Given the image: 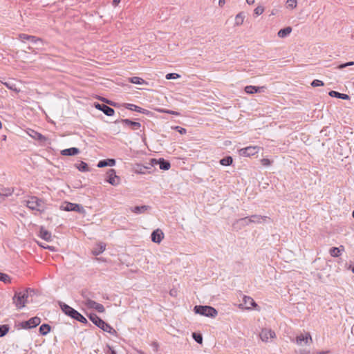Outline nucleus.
Instances as JSON below:
<instances>
[{
	"instance_id": "nucleus-44",
	"label": "nucleus",
	"mask_w": 354,
	"mask_h": 354,
	"mask_svg": "<svg viewBox=\"0 0 354 354\" xmlns=\"http://www.w3.org/2000/svg\"><path fill=\"white\" fill-rule=\"evenodd\" d=\"M167 80H174L180 77V75L175 73H168L165 76Z\"/></svg>"
},
{
	"instance_id": "nucleus-16",
	"label": "nucleus",
	"mask_w": 354,
	"mask_h": 354,
	"mask_svg": "<svg viewBox=\"0 0 354 354\" xmlns=\"http://www.w3.org/2000/svg\"><path fill=\"white\" fill-rule=\"evenodd\" d=\"M124 126H127L131 128L132 130H137L141 127V124L138 122L131 121L129 119H122L119 121Z\"/></svg>"
},
{
	"instance_id": "nucleus-13",
	"label": "nucleus",
	"mask_w": 354,
	"mask_h": 354,
	"mask_svg": "<svg viewBox=\"0 0 354 354\" xmlns=\"http://www.w3.org/2000/svg\"><path fill=\"white\" fill-rule=\"evenodd\" d=\"M95 107L97 110L102 111L107 116H112L115 113V111L113 109L111 108L110 106L104 104L95 103Z\"/></svg>"
},
{
	"instance_id": "nucleus-1",
	"label": "nucleus",
	"mask_w": 354,
	"mask_h": 354,
	"mask_svg": "<svg viewBox=\"0 0 354 354\" xmlns=\"http://www.w3.org/2000/svg\"><path fill=\"white\" fill-rule=\"evenodd\" d=\"M90 320L98 328L102 329V330L107 332L113 335H115L117 334L116 330L108 323L105 322L102 320L100 317H98L95 313H91L88 316Z\"/></svg>"
},
{
	"instance_id": "nucleus-63",
	"label": "nucleus",
	"mask_w": 354,
	"mask_h": 354,
	"mask_svg": "<svg viewBox=\"0 0 354 354\" xmlns=\"http://www.w3.org/2000/svg\"><path fill=\"white\" fill-rule=\"evenodd\" d=\"M353 273H354V266L351 268Z\"/></svg>"
},
{
	"instance_id": "nucleus-5",
	"label": "nucleus",
	"mask_w": 354,
	"mask_h": 354,
	"mask_svg": "<svg viewBox=\"0 0 354 354\" xmlns=\"http://www.w3.org/2000/svg\"><path fill=\"white\" fill-rule=\"evenodd\" d=\"M41 323V319L38 317H34L27 321L19 323V326L24 329H30L35 328Z\"/></svg>"
},
{
	"instance_id": "nucleus-30",
	"label": "nucleus",
	"mask_w": 354,
	"mask_h": 354,
	"mask_svg": "<svg viewBox=\"0 0 354 354\" xmlns=\"http://www.w3.org/2000/svg\"><path fill=\"white\" fill-rule=\"evenodd\" d=\"M82 297L85 299V305L88 308L94 309L95 304H97L96 301L91 299L86 295H85L84 292L82 293Z\"/></svg>"
},
{
	"instance_id": "nucleus-33",
	"label": "nucleus",
	"mask_w": 354,
	"mask_h": 354,
	"mask_svg": "<svg viewBox=\"0 0 354 354\" xmlns=\"http://www.w3.org/2000/svg\"><path fill=\"white\" fill-rule=\"evenodd\" d=\"M129 82L131 83H133V84H139V85H141V84H147V82L145 80H144L141 77H130L129 78Z\"/></svg>"
},
{
	"instance_id": "nucleus-3",
	"label": "nucleus",
	"mask_w": 354,
	"mask_h": 354,
	"mask_svg": "<svg viewBox=\"0 0 354 354\" xmlns=\"http://www.w3.org/2000/svg\"><path fill=\"white\" fill-rule=\"evenodd\" d=\"M194 311L196 314L208 317H215L218 314L217 310L214 308L209 306H195Z\"/></svg>"
},
{
	"instance_id": "nucleus-26",
	"label": "nucleus",
	"mask_w": 354,
	"mask_h": 354,
	"mask_svg": "<svg viewBox=\"0 0 354 354\" xmlns=\"http://www.w3.org/2000/svg\"><path fill=\"white\" fill-rule=\"evenodd\" d=\"M106 249V245L103 243H98L95 248L92 250V254L95 256H97L102 253Z\"/></svg>"
},
{
	"instance_id": "nucleus-51",
	"label": "nucleus",
	"mask_w": 354,
	"mask_h": 354,
	"mask_svg": "<svg viewBox=\"0 0 354 354\" xmlns=\"http://www.w3.org/2000/svg\"><path fill=\"white\" fill-rule=\"evenodd\" d=\"M261 163L264 166H269L270 165V161L269 159L267 158H263L261 160Z\"/></svg>"
},
{
	"instance_id": "nucleus-28",
	"label": "nucleus",
	"mask_w": 354,
	"mask_h": 354,
	"mask_svg": "<svg viewBox=\"0 0 354 354\" xmlns=\"http://www.w3.org/2000/svg\"><path fill=\"white\" fill-rule=\"evenodd\" d=\"M292 30V29L290 26L286 27L279 30L277 36L280 38H285L291 33Z\"/></svg>"
},
{
	"instance_id": "nucleus-18",
	"label": "nucleus",
	"mask_w": 354,
	"mask_h": 354,
	"mask_svg": "<svg viewBox=\"0 0 354 354\" xmlns=\"http://www.w3.org/2000/svg\"><path fill=\"white\" fill-rule=\"evenodd\" d=\"M125 107L129 110L136 111L146 115H148L150 113L149 111L142 109L133 104H126Z\"/></svg>"
},
{
	"instance_id": "nucleus-61",
	"label": "nucleus",
	"mask_w": 354,
	"mask_h": 354,
	"mask_svg": "<svg viewBox=\"0 0 354 354\" xmlns=\"http://www.w3.org/2000/svg\"><path fill=\"white\" fill-rule=\"evenodd\" d=\"M327 353H329V351H323V352L322 353V354H327Z\"/></svg>"
},
{
	"instance_id": "nucleus-52",
	"label": "nucleus",
	"mask_w": 354,
	"mask_h": 354,
	"mask_svg": "<svg viewBox=\"0 0 354 354\" xmlns=\"http://www.w3.org/2000/svg\"><path fill=\"white\" fill-rule=\"evenodd\" d=\"M339 99L348 100H350V96L347 94L344 93H340V96L339 97Z\"/></svg>"
},
{
	"instance_id": "nucleus-45",
	"label": "nucleus",
	"mask_w": 354,
	"mask_h": 354,
	"mask_svg": "<svg viewBox=\"0 0 354 354\" xmlns=\"http://www.w3.org/2000/svg\"><path fill=\"white\" fill-rule=\"evenodd\" d=\"M264 11V7L262 6H258L254 10V14L257 16L261 15Z\"/></svg>"
},
{
	"instance_id": "nucleus-2",
	"label": "nucleus",
	"mask_w": 354,
	"mask_h": 354,
	"mask_svg": "<svg viewBox=\"0 0 354 354\" xmlns=\"http://www.w3.org/2000/svg\"><path fill=\"white\" fill-rule=\"evenodd\" d=\"M33 292V290L31 288H27L26 290L23 292H16L14 297H12L13 304L15 305L17 309L23 308L26 303L27 302V299L28 297V292Z\"/></svg>"
},
{
	"instance_id": "nucleus-57",
	"label": "nucleus",
	"mask_w": 354,
	"mask_h": 354,
	"mask_svg": "<svg viewBox=\"0 0 354 354\" xmlns=\"http://www.w3.org/2000/svg\"><path fill=\"white\" fill-rule=\"evenodd\" d=\"M106 103H107L108 104H110L111 106H116V103L115 102H111V100H106Z\"/></svg>"
},
{
	"instance_id": "nucleus-17",
	"label": "nucleus",
	"mask_w": 354,
	"mask_h": 354,
	"mask_svg": "<svg viewBox=\"0 0 354 354\" xmlns=\"http://www.w3.org/2000/svg\"><path fill=\"white\" fill-rule=\"evenodd\" d=\"M251 223L261 224L266 222L270 218L267 216L254 214L250 216Z\"/></svg>"
},
{
	"instance_id": "nucleus-25",
	"label": "nucleus",
	"mask_w": 354,
	"mask_h": 354,
	"mask_svg": "<svg viewBox=\"0 0 354 354\" xmlns=\"http://www.w3.org/2000/svg\"><path fill=\"white\" fill-rule=\"evenodd\" d=\"M150 206L149 205H142V206H136L131 208V212L135 214H142L147 212L150 209Z\"/></svg>"
},
{
	"instance_id": "nucleus-8",
	"label": "nucleus",
	"mask_w": 354,
	"mask_h": 354,
	"mask_svg": "<svg viewBox=\"0 0 354 354\" xmlns=\"http://www.w3.org/2000/svg\"><path fill=\"white\" fill-rule=\"evenodd\" d=\"M59 306L62 312L67 316L74 319L78 311L66 304L62 301H59Z\"/></svg>"
},
{
	"instance_id": "nucleus-36",
	"label": "nucleus",
	"mask_w": 354,
	"mask_h": 354,
	"mask_svg": "<svg viewBox=\"0 0 354 354\" xmlns=\"http://www.w3.org/2000/svg\"><path fill=\"white\" fill-rule=\"evenodd\" d=\"M244 17L245 16L243 12H239L237 14L235 17V24L236 26L241 25L243 23Z\"/></svg>"
},
{
	"instance_id": "nucleus-47",
	"label": "nucleus",
	"mask_w": 354,
	"mask_h": 354,
	"mask_svg": "<svg viewBox=\"0 0 354 354\" xmlns=\"http://www.w3.org/2000/svg\"><path fill=\"white\" fill-rule=\"evenodd\" d=\"M95 310H96L99 313H104L105 311V308L104 306L101 304L97 303L95 306Z\"/></svg>"
},
{
	"instance_id": "nucleus-46",
	"label": "nucleus",
	"mask_w": 354,
	"mask_h": 354,
	"mask_svg": "<svg viewBox=\"0 0 354 354\" xmlns=\"http://www.w3.org/2000/svg\"><path fill=\"white\" fill-rule=\"evenodd\" d=\"M324 84L322 81L321 80H314L312 82H311V86L313 87H317V86H324Z\"/></svg>"
},
{
	"instance_id": "nucleus-27",
	"label": "nucleus",
	"mask_w": 354,
	"mask_h": 354,
	"mask_svg": "<svg viewBox=\"0 0 354 354\" xmlns=\"http://www.w3.org/2000/svg\"><path fill=\"white\" fill-rule=\"evenodd\" d=\"M80 150L76 147H71L64 149L61 151V154L63 156H74L79 153Z\"/></svg>"
},
{
	"instance_id": "nucleus-42",
	"label": "nucleus",
	"mask_w": 354,
	"mask_h": 354,
	"mask_svg": "<svg viewBox=\"0 0 354 354\" xmlns=\"http://www.w3.org/2000/svg\"><path fill=\"white\" fill-rule=\"evenodd\" d=\"M158 111L160 113H168V114L175 115H180V113L179 112L172 111V110H169V109H158Z\"/></svg>"
},
{
	"instance_id": "nucleus-21",
	"label": "nucleus",
	"mask_w": 354,
	"mask_h": 354,
	"mask_svg": "<svg viewBox=\"0 0 354 354\" xmlns=\"http://www.w3.org/2000/svg\"><path fill=\"white\" fill-rule=\"evenodd\" d=\"M243 304L246 309H251L252 307L257 306L256 302L249 296H244L243 299Z\"/></svg>"
},
{
	"instance_id": "nucleus-32",
	"label": "nucleus",
	"mask_w": 354,
	"mask_h": 354,
	"mask_svg": "<svg viewBox=\"0 0 354 354\" xmlns=\"http://www.w3.org/2000/svg\"><path fill=\"white\" fill-rule=\"evenodd\" d=\"M51 327L48 324H43L39 327V333L42 335H46L50 331Z\"/></svg>"
},
{
	"instance_id": "nucleus-24",
	"label": "nucleus",
	"mask_w": 354,
	"mask_h": 354,
	"mask_svg": "<svg viewBox=\"0 0 354 354\" xmlns=\"http://www.w3.org/2000/svg\"><path fill=\"white\" fill-rule=\"evenodd\" d=\"M115 165V160L113 158H109L99 161V162L97 163V167L102 168L106 166H114Z\"/></svg>"
},
{
	"instance_id": "nucleus-56",
	"label": "nucleus",
	"mask_w": 354,
	"mask_h": 354,
	"mask_svg": "<svg viewBox=\"0 0 354 354\" xmlns=\"http://www.w3.org/2000/svg\"><path fill=\"white\" fill-rule=\"evenodd\" d=\"M225 3V0H219L218 1V6L221 7H223Z\"/></svg>"
},
{
	"instance_id": "nucleus-11",
	"label": "nucleus",
	"mask_w": 354,
	"mask_h": 354,
	"mask_svg": "<svg viewBox=\"0 0 354 354\" xmlns=\"http://www.w3.org/2000/svg\"><path fill=\"white\" fill-rule=\"evenodd\" d=\"M106 181L113 186H116L120 183V178L116 175L115 169H109Z\"/></svg>"
},
{
	"instance_id": "nucleus-40",
	"label": "nucleus",
	"mask_w": 354,
	"mask_h": 354,
	"mask_svg": "<svg viewBox=\"0 0 354 354\" xmlns=\"http://www.w3.org/2000/svg\"><path fill=\"white\" fill-rule=\"evenodd\" d=\"M192 337L198 344H201L203 342V337L200 333H193Z\"/></svg>"
},
{
	"instance_id": "nucleus-6",
	"label": "nucleus",
	"mask_w": 354,
	"mask_h": 354,
	"mask_svg": "<svg viewBox=\"0 0 354 354\" xmlns=\"http://www.w3.org/2000/svg\"><path fill=\"white\" fill-rule=\"evenodd\" d=\"M27 133L28 134L29 136H30L33 139L38 140L39 142L40 145H44V146L46 145V142L48 140V138L46 137H45L44 136H43L42 134H41L40 133H39L33 129H28L27 130Z\"/></svg>"
},
{
	"instance_id": "nucleus-34",
	"label": "nucleus",
	"mask_w": 354,
	"mask_h": 354,
	"mask_svg": "<svg viewBox=\"0 0 354 354\" xmlns=\"http://www.w3.org/2000/svg\"><path fill=\"white\" fill-rule=\"evenodd\" d=\"M233 159L231 156H226L220 160L221 165L223 166H229L232 164Z\"/></svg>"
},
{
	"instance_id": "nucleus-60",
	"label": "nucleus",
	"mask_w": 354,
	"mask_h": 354,
	"mask_svg": "<svg viewBox=\"0 0 354 354\" xmlns=\"http://www.w3.org/2000/svg\"><path fill=\"white\" fill-rule=\"evenodd\" d=\"M100 100L104 102H106V100H108L107 99L104 98V97H101Z\"/></svg>"
},
{
	"instance_id": "nucleus-37",
	"label": "nucleus",
	"mask_w": 354,
	"mask_h": 354,
	"mask_svg": "<svg viewBox=\"0 0 354 354\" xmlns=\"http://www.w3.org/2000/svg\"><path fill=\"white\" fill-rule=\"evenodd\" d=\"M74 319L82 323V324H87L88 323V321L87 319L82 315L80 314L79 312H77V313L76 314Z\"/></svg>"
},
{
	"instance_id": "nucleus-41",
	"label": "nucleus",
	"mask_w": 354,
	"mask_h": 354,
	"mask_svg": "<svg viewBox=\"0 0 354 354\" xmlns=\"http://www.w3.org/2000/svg\"><path fill=\"white\" fill-rule=\"evenodd\" d=\"M0 281L10 283V277L7 274L0 272Z\"/></svg>"
},
{
	"instance_id": "nucleus-19",
	"label": "nucleus",
	"mask_w": 354,
	"mask_h": 354,
	"mask_svg": "<svg viewBox=\"0 0 354 354\" xmlns=\"http://www.w3.org/2000/svg\"><path fill=\"white\" fill-rule=\"evenodd\" d=\"M19 38L21 40H28L35 44L37 43L38 41H40L41 43L43 41L42 39L39 37H37L35 36L29 35L24 34V33L20 34Z\"/></svg>"
},
{
	"instance_id": "nucleus-59",
	"label": "nucleus",
	"mask_w": 354,
	"mask_h": 354,
	"mask_svg": "<svg viewBox=\"0 0 354 354\" xmlns=\"http://www.w3.org/2000/svg\"><path fill=\"white\" fill-rule=\"evenodd\" d=\"M5 85H6L8 88H10V89H12V88L11 86H10V84H9L8 83H5Z\"/></svg>"
},
{
	"instance_id": "nucleus-14",
	"label": "nucleus",
	"mask_w": 354,
	"mask_h": 354,
	"mask_svg": "<svg viewBox=\"0 0 354 354\" xmlns=\"http://www.w3.org/2000/svg\"><path fill=\"white\" fill-rule=\"evenodd\" d=\"M259 336L263 342H268L269 339H272L275 337V333L271 329L263 328L261 330Z\"/></svg>"
},
{
	"instance_id": "nucleus-58",
	"label": "nucleus",
	"mask_w": 354,
	"mask_h": 354,
	"mask_svg": "<svg viewBox=\"0 0 354 354\" xmlns=\"http://www.w3.org/2000/svg\"><path fill=\"white\" fill-rule=\"evenodd\" d=\"M246 2L249 5H252L254 3V0H246Z\"/></svg>"
},
{
	"instance_id": "nucleus-10",
	"label": "nucleus",
	"mask_w": 354,
	"mask_h": 354,
	"mask_svg": "<svg viewBox=\"0 0 354 354\" xmlns=\"http://www.w3.org/2000/svg\"><path fill=\"white\" fill-rule=\"evenodd\" d=\"M260 147L257 146H250L239 150V154L243 156H251L257 153Z\"/></svg>"
},
{
	"instance_id": "nucleus-7",
	"label": "nucleus",
	"mask_w": 354,
	"mask_h": 354,
	"mask_svg": "<svg viewBox=\"0 0 354 354\" xmlns=\"http://www.w3.org/2000/svg\"><path fill=\"white\" fill-rule=\"evenodd\" d=\"M62 207L65 211H74L79 213H84V207L79 204L73 203L70 202H66L64 205H62Z\"/></svg>"
},
{
	"instance_id": "nucleus-54",
	"label": "nucleus",
	"mask_w": 354,
	"mask_h": 354,
	"mask_svg": "<svg viewBox=\"0 0 354 354\" xmlns=\"http://www.w3.org/2000/svg\"><path fill=\"white\" fill-rule=\"evenodd\" d=\"M107 348L110 352V354H117L116 351L109 345H107Z\"/></svg>"
},
{
	"instance_id": "nucleus-64",
	"label": "nucleus",
	"mask_w": 354,
	"mask_h": 354,
	"mask_svg": "<svg viewBox=\"0 0 354 354\" xmlns=\"http://www.w3.org/2000/svg\"><path fill=\"white\" fill-rule=\"evenodd\" d=\"M352 215H353V217L354 218V209H353V212L352 213Z\"/></svg>"
},
{
	"instance_id": "nucleus-20",
	"label": "nucleus",
	"mask_w": 354,
	"mask_h": 354,
	"mask_svg": "<svg viewBox=\"0 0 354 354\" xmlns=\"http://www.w3.org/2000/svg\"><path fill=\"white\" fill-rule=\"evenodd\" d=\"M264 88H265L264 86L259 87V86L249 85V86H246L245 87V91L248 94H253V93H260L261 91H263Z\"/></svg>"
},
{
	"instance_id": "nucleus-15",
	"label": "nucleus",
	"mask_w": 354,
	"mask_h": 354,
	"mask_svg": "<svg viewBox=\"0 0 354 354\" xmlns=\"http://www.w3.org/2000/svg\"><path fill=\"white\" fill-rule=\"evenodd\" d=\"M151 241L156 243H160L164 238V234L160 229L153 231L151 235Z\"/></svg>"
},
{
	"instance_id": "nucleus-38",
	"label": "nucleus",
	"mask_w": 354,
	"mask_h": 354,
	"mask_svg": "<svg viewBox=\"0 0 354 354\" xmlns=\"http://www.w3.org/2000/svg\"><path fill=\"white\" fill-rule=\"evenodd\" d=\"M77 168L80 171H88V165L86 162H83V161H81L80 165L78 166H77Z\"/></svg>"
},
{
	"instance_id": "nucleus-22",
	"label": "nucleus",
	"mask_w": 354,
	"mask_h": 354,
	"mask_svg": "<svg viewBox=\"0 0 354 354\" xmlns=\"http://www.w3.org/2000/svg\"><path fill=\"white\" fill-rule=\"evenodd\" d=\"M151 166L149 164V166H144L142 165L138 164L134 167V171L136 174H145L147 172L148 169H150ZM150 173V171H148Z\"/></svg>"
},
{
	"instance_id": "nucleus-62",
	"label": "nucleus",
	"mask_w": 354,
	"mask_h": 354,
	"mask_svg": "<svg viewBox=\"0 0 354 354\" xmlns=\"http://www.w3.org/2000/svg\"><path fill=\"white\" fill-rule=\"evenodd\" d=\"M170 295H171V296H174V292H173V290H171V291H170Z\"/></svg>"
},
{
	"instance_id": "nucleus-48",
	"label": "nucleus",
	"mask_w": 354,
	"mask_h": 354,
	"mask_svg": "<svg viewBox=\"0 0 354 354\" xmlns=\"http://www.w3.org/2000/svg\"><path fill=\"white\" fill-rule=\"evenodd\" d=\"M172 129L176 130L177 131H178L182 135L185 134L187 133V130L185 128H183V127H179V126L174 127H172Z\"/></svg>"
},
{
	"instance_id": "nucleus-9",
	"label": "nucleus",
	"mask_w": 354,
	"mask_h": 354,
	"mask_svg": "<svg viewBox=\"0 0 354 354\" xmlns=\"http://www.w3.org/2000/svg\"><path fill=\"white\" fill-rule=\"evenodd\" d=\"M149 165L151 167H153L154 165H159V167L162 170H168L171 167L170 162L167 160H165L163 158H160L159 160L152 158L150 160Z\"/></svg>"
},
{
	"instance_id": "nucleus-31",
	"label": "nucleus",
	"mask_w": 354,
	"mask_h": 354,
	"mask_svg": "<svg viewBox=\"0 0 354 354\" xmlns=\"http://www.w3.org/2000/svg\"><path fill=\"white\" fill-rule=\"evenodd\" d=\"M308 339H310V340H312L311 337L309 334L306 335H300L297 337L296 342L298 344H301L303 342H305V344H307Z\"/></svg>"
},
{
	"instance_id": "nucleus-43",
	"label": "nucleus",
	"mask_w": 354,
	"mask_h": 354,
	"mask_svg": "<svg viewBox=\"0 0 354 354\" xmlns=\"http://www.w3.org/2000/svg\"><path fill=\"white\" fill-rule=\"evenodd\" d=\"M12 194V192L10 189H8L5 192H0V202L4 201L6 197Z\"/></svg>"
},
{
	"instance_id": "nucleus-39",
	"label": "nucleus",
	"mask_w": 354,
	"mask_h": 354,
	"mask_svg": "<svg viewBox=\"0 0 354 354\" xmlns=\"http://www.w3.org/2000/svg\"><path fill=\"white\" fill-rule=\"evenodd\" d=\"M297 0H287L286 1V7L288 8L294 9L297 7Z\"/></svg>"
},
{
	"instance_id": "nucleus-50",
	"label": "nucleus",
	"mask_w": 354,
	"mask_h": 354,
	"mask_svg": "<svg viewBox=\"0 0 354 354\" xmlns=\"http://www.w3.org/2000/svg\"><path fill=\"white\" fill-rule=\"evenodd\" d=\"M328 95L332 97H337V98H339V97L340 96V93L337 92V91H330L329 93H328Z\"/></svg>"
},
{
	"instance_id": "nucleus-55",
	"label": "nucleus",
	"mask_w": 354,
	"mask_h": 354,
	"mask_svg": "<svg viewBox=\"0 0 354 354\" xmlns=\"http://www.w3.org/2000/svg\"><path fill=\"white\" fill-rule=\"evenodd\" d=\"M120 2V0H113L112 5L113 6H117Z\"/></svg>"
},
{
	"instance_id": "nucleus-29",
	"label": "nucleus",
	"mask_w": 354,
	"mask_h": 354,
	"mask_svg": "<svg viewBox=\"0 0 354 354\" xmlns=\"http://www.w3.org/2000/svg\"><path fill=\"white\" fill-rule=\"evenodd\" d=\"M344 248L343 245H341L339 248L333 247L330 249V254L333 257H337L340 256L341 251H344Z\"/></svg>"
},
{
	"instance_id": "nucleus-35",
	"label": "nucleus",
	"mask_w": 354,
	"mask_h": 354,
	"mask_svg": "<svg viewBox=\"0 0 354 354\" xmlns=\"http://www.w3.org/2000/svg\"><path fill=\"white\" fill-rule=\"evenodd\" d=\"M10 330V326L8 324L0 325V337L6 335Z\"/></svg>"
},
{
	"instance_id": "nucleus-12",
	"label": "nucleus",
	"mask_w": 354,
	"mask_h": 354,
	"mask_svg": "<svg viewBox=\"0 0 354 354\" xmlns=\"http://www.w3.org/2000/svg\"><path fill=\"white\" fill-rule=\"evenodd\" d=\"M251 224L250 216H246L244 218H241L236 220L232 226L234 229L241 230L243 227L248 226Z\"/></svg>"
},
{
	"instance_id": "nucleus-4",
	"label": "nucleus",
	"mask_w": 354,
	"mask_h": 354,
	"mask_svg": "<svg viewBox=\"0 0 354 354\" xmlns=\"http://www.w3.org/2000/svg\"><path fill=\"white\" fill-rule=\"evenodd\" d=\"M26 205L29 209L39 212H43L45 209L44 201L36 196H32L27 200Z\"/></svg>"
},
{
	"instance_id": "nucleus-53",
	"label": "nucleus",
	"mask_w": 354,
	"mask_h": 354,
	"mask_svg": "<svg viewBox=\"0 0 354 354\" xmlns=\"http://www.w3.org/2000/svg\"><path fill=\"white\" fill-rule=\"evenodd\" d=\"M41 246L43 247L44 248H45V249H48V250H49L50 251H53V252L56 251V248L54 246H51V245H41Z\"/></svg>"
},
{
	"instance_id": "nucleus-23",
	"label": "nucleus",
	"mask_w": 354,
	"mask_h": 354,
	"mask_svg": "<svg viewBox=\"0 0 354 354\" xmlns=\"http://www.w3.org/2000/svg\"><path fill=\"white\" fill-rule=\"evenodd\" d=\"M39 236L41 239H44L47 241H50L52 240L51 233L46 230L44 227H41L39 230Z\"/></svg>"
},
{
	"instance_id": "nucleus-49",
	"label": "nucleus",
	"mask_w": 354,
	"mask_h": 354,
	"mask_svg": "<svg viewBox=\"0 0 354 354\" xmlns=\"http://www.w3.org/2000/svg\"><path fill=\"white\" fill-rule=\"evenodd\" d=\"M353 65H354V62H346V63H344V64H342L339 65L337 68L338 69H343L345 67L350 66H353Z\"/></svg>"
}]
</instances>
